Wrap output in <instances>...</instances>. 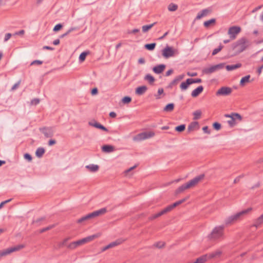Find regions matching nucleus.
Instances as JSON below:
<instances>
[{"mask_svg": "<svg viewBox=\"0 0 263 263\" xmlns=\"http://www.w3.org/2000/svg\"><path fill=\"white\" fill-rule=\"evenodd\" d=\"M190 83L191 84H194V83H200L202 82V80L201 79H192L189 78V79Z\"/></svg>", "mask_w": 263, "mask_h": 263, "instance_id": "38", "label": "nucleus"}, {"mask_svg": "<svg viewBox=\"0 0 263 263\" xmlns=\"http://www.w3.org/2000/svg\"><path fill=\"white\" fill-rule=\"evenodd\" d=\"M222 252L220 250H217L215 251L212 252L207 254L209 259H211L213 258H218L222 254Z\"/></svg>", "mask_w": 263, "mask_h": 263, "instance_id": "11", "label": "nucleus"}, {"mask_svg": "<svg viewBox=\"0 0 263 263\" xmlns=\"http://www.w3.org/2000/svg\"><path fill=\"white\" fill-rule=\"evenodd\" d=\"M44 153L45 149L43 147L37 148L35 152V155L39 158L42 157Z\"/></svg>", "mask_w": 263, "mask_h": 263, "instance_id": "30", "label": "nucleus"}, {"mask_svg": "<svg viewBox=\"0 0 263 263\" xmlns=\"http://www.w3.org/2000/svg\"><path fill=\"white\" fill-rule=\"evenodd\" d=\"M89 124L90 126H92L95 127L96 128L102 129V130H104L105 132H108V130L107 128H106L103 125L101 124L100 123H98V122H97L96 121L89 122Z\"/></svg>", "mask_w": 263, "mask_h": 263, "instance_id": "13", "label": "nucleus"}, {"mask_svg": "<svg viewBox=\"0 0 263 263\" xmlns=\"http://www.w3.org/2000/svg\"><path fill=\"white\" fill-rule=\"evenodd\" d=\"M178 9V6L174 3H171L168 6V10L170 11H175Z\"/></svg>", "mask_w": 263, "mask_h": 263, "instance_id": "35", "label": "nucleus"}, {"mask_svg": "<svg viewBox=\"0 0 263 263\" xmlns=\"http://www.w3.org/2000/svg\"><path fill=\"white\" fill-rule=\"evenodd\" d=\"M189 187L186 184V183L183 184L180 186H179L176 191V193L177 194H179L182 192H183L184 190L188 189Z\"/></svg>", "mask_w": 263, "mask_h": 263, "instance_id": "27", "label": "nucleus"}, {"mask_svg": "<svg viewBox=\"0 0 263 263\" xmlns=\"http://www.w3.org/2000/svg\"><path fill=\"white\" fill-rule=\"evenodd\" d=\"M156 24V22H154L153 24L147 25H144L142 27V32L144 33H145L147 32L149 29H151L155 24Z\"/></svg>", "mask_w": 263, "mask_h": 263, "instance_id": "28", "label": "nucleus"}, {"mask_svg": "<svg viewBox=\"0 0 263 263\" xmlns=\"http://www.w3.org/2000/svg\"><path fill=\"white\" fill-rule=\"evenodd\" d=\"M184 75L182 74L178 76L174 79L175 80V81L177 82H178L181 81V80H182L184 78Z\"/></svg>", "mask_w": 263, "mask_h": 263, "instance_id": "53", "label": "nucleus"}, {"mask_svg": "<svg viewBox=\"0 0 263 263\" xmlns=\"http://www.w3.org/2000/svg\"><path fill=\"white\" fill-rule=\"evenodd\" d=\"M80 245H81V240H79L78 241H74L70 243L69 245L68 246V248L71 249H73Z\"/></svg>", "mask_w": 263, "mask_h": 263, "instance_id": "31", "label": "nucleus"}, {"mask_svg": "<svg viewBox=\"0 0 263 263\" xmlns=\"http://www.w3.org/2000/svg\"><path fill=\"white\" fill-rule=\"evenodd\" d=\"M139 32H140V29H134L132 30H129L127 33L128 34H135V33H138Z\"/></svg>", "mask_w": 263, "mask_h": 263, "instance_id": "58", "label": "nucleus"}, {"mask_svg": "<svg viewBox=\"0 0 263 263\" xmlns=\"http://www.w3.org/2000/svg\"><path fill=\"white\" fill-rule=\"evenodd\" d=\"M11 36H12V35L11 33H6L5 36L4 42H7L10 39V38L11 37Z\"/></svg>", "mask_w": 263, "mask_h": 263, "instance_id": "56", "label": "nucleus"}, {"mask_svg": "<svg viewBox=\"0 0 263 263\" xmlns=\"http://www.w3.org/2000/svg\"><path fill=\"white\" fill-rule=\"evenodd\" d=\"M222 47H223V46L222 45H219L218 48H215V49H214L213 52H212V55H215L217 53H218L219 51H221V50L222 49Z\"/></svg>", "mask_w": 263, "mask_h": 263, "instance_id": "42", "label": "nucleus"}, {"mask_svg": "<svg viewBox=\"0 0 263 263\" xmlns=\"http://www.w3.org/2000/svg\"><path fill=\"white\" fill-rule=\"evenodd\" d=\"M216 20L214 18H212L211 20H209L207 21H205L204 22V26L205 27H208L210 24L212 23H214L215 22Z\"/></svg>", "mask_w": 263, "mask_h": 263, "instance_id": "39", "label": "nucleus"}, {"mask_svg": "<svg viewBox=\"0 0 263 263\" xmlns=\"http://www.w3.org/2000/svg\"><path fill=\"white\" fill-rule=\"evenodd\" d=\"M154 246L158 248H161L164 246V242L162 241L157 242Z\"/></svg>", "mask_w": 263, "mask_h": 263, "instance_id": "48", "label": "nucleus"}, {"mask_svg": "<svg viewBox=\"0 0 263 263\" xmlns=\"http://www.w3.org/2000/svg\"><path fill=\"white\" fill-rule=\"evenodd\" d=\"M147 90V87L146 86H141L137 87L136 89L135 92L137 95L141 96L143 95Z\"/></svg>", "mask_w": 263, "mask_h": 263, "instance_id": "16", "label": "nucleus"}, {"mask_svg": "<svg viewBox=\"0 0 263 263\" xmlns=\"http://www.w3.org/2000/svg\"><path fill=\"white\" fill-rule=\"evenodd\" d=\"M125 241V239L122 238H119L115 240V241L111 242L110 243H109V246L110 248L115 247L117 246H118L120 244H121L122 242H123Z\"/></svg>", "mask_w": 263, "mask_h": 263, "instance_id": "18", "label": "nucleus"}, {"mask_svg": "<svg viewBox=\"0 0 263 263\" xmlns=\"http://www.w3.org/2000/svg\"><path fill=\"white\" fill-rule=\"evenodd\" d=\"M217 70L215 65L212 66L210 67L205 68L203 70V72L205 74H210Z\"/></svg>", "mask_w": 263, "mask_h": 263, "instance_id": "24", "label": "nucleus"}, {"mask_svg": "<svg viewBox=\"0 0 263 263\" xmlns=\"http://www.w3.org/2000/svg\"><path fill=\"white\" fill-rule=\"evenodd\" d=\"M40 99L37 98L33 99L31 101V104L32 105H36L40 103Z\"/></svg>", "mask_w": 263, "mask_h": 263, "instance_id": "51", "label": "nucleus"}, {"mask_svg": "<svg viewBox=\"0 0 263 263\" xmlns=\"http://www.w3.org/2000/svg\"><path fill=\"white\" fill-rule=\"evenodd\" d=\"M156 46V44L155 43H151V44H147L144 45V47L148 50L152 51L153 50Z\"/></svg>", "mask_w": 263, "mask_h": 263, "instance_id": "34", "label": "nucleus"}, {"mask_svg": "<svg viewBox=\"0 0 263 263\" xmlns=\"http://www.w3.org/2000/svg\"><path fill=\"white\" fill-rule=\"evenodd\" d=\"M25 247L24 245H18L16 246L7 248L0 252V258L6 256L10 253L20 250Z\"/></svg>", "mask_w": 263, "mask_h": 263, "instance_id": "5", "label": "nucleus"}, {"mask_svg": "<svg viewBox=\"0 0 263 263\" xmlns=\"http://www.w3.org/2000/svg\"><path fill=\"white\" fill-rule=\"evenodd\" d=\"M20 81H18L17 83H16L15 84H14L13 85V86L11 87V90L13 91V90H15L18 87V86L20 85Z\"/></svg>", "mask_w": 263, "mask_h": 263, "instance_id": "62", "label": "nucleus"}, {"mask_svg": "<svg viewBox=\"0 0 263 263\" xmlns=\"http://www.w3.org/2000/svg\"><path fill=\"white\" fill-rule=\"evenodd\" d=\"M232 88L229 87H222L216 93V96H228L232 92Z\"/></svg>", "mask_w": 263, "mask_h": 263, "instance_id": "10", "label": "nucleus"}, {"mask_svg": "<svg viewBox=\"0 0 263 263\" xmlns=\"http://www.w3.org/2000/svg\"><path fill=\"white\" fill-rule=\"evenodd\" d=\"M163 213L162 212V211H161L160 212H158V213L157 214H155L153 215H152L151 217H150V219L151 220L152 219H156L161 216H162V215H163Z\"/></svg>", "mask_w": 263, "mask_h": 263, "instance_id": "41", "label": "nucleus"}, {"mask_svg": "<svg viewBox=\"0 0 263 263\" xmlns=\"http://www.w3.org/2000/svg\"><path fill=\"white\" fill-rule=\"evenodd\" d=\"M173 209V207L172 206V205L171 204V205H168L167 207H166L164 209H163L162 210V211L163 213V214H166V213L171 211Z\"/></svg>", "mask_w": 263, "mask_h": 263, "instance_id": "46", "label": "nucleus"}, {"mask_svg": "<svg viewBox=\"0 0 263 263\" xmlns=\"http://www.w3.org/2000/svg\"><path fill=\"white\" fill-rule=\"evenodd\" d=\"M224 225L215 227L209 235L208 238L211 240H219L224 238Z\"/></svg>", "mask_w": 263, "mask_h": 263, "instance_id": "1", "label": "nucleus"}, {"mask_svg": "<svg viewBox=\"0 0 263 263\" xmlns=\"http://www.w3.org/2000/svg\"><path fill=\"white\" fill-rule=\"evenodd\" d=\"M194 120L199 119L201 115V111L200 110H197L193 112Z\"/></svg>", "mask_w": 263, "mask_h": 263, "instance_id": "36", "label": "nucleus"}, {"mask_svg": "<svg viewBox=\"0 0 263 263\" xmlns=\"http://www.w3.org/2000/svg\"><path fill=\"white\" fill-rule=\"evenodd\" d=\"M224 64L223 63H220L217 65H215V67H216V69H222L224 67Z\"/></svg>", "mask_w": 263, "mask_h": 263, "instance_id": "63", "label": "nucleus"}, {"mask_svg": "<svg viewBox=\"0 0 263 263\" xmlns=\"http://www.w3.org/2000/svg\"><path fill=\"white\" fill-rule=\"evenodd\" d=\"M131 100H132V99L130 97L126 96V97H124V98H123L122 101L123 103L126 104V103H129V102H130Z\"/></svg>", "mask_w": 263, "mask_h": 263, "instance_id": "47", "label": "nucleus"}, {"mask_svg": "<svg viewBox=\"0 0 263 263\" xmlns=\"http://www.w3.org/2000/svg\"><path fill=\"white\" fill-rule=\"evenodd\" d=\"M205 175L204 174H200L195 177H194L193 179L191 180L189 182L186 183V184L189 187V189L192 187L196 185H197L201 180H202Z\"/></svg>", "mask_w": 263, "mask_h": 263, "instance_id": "9", "label": "nucleus"}, {"mask_svg": "<svg viewBox=\"0 0 263 263\" xmlns=\"http://www.w3.org/2000/svg\"><path fill=\"white\" fill-rule=\"evenodd\" d=\"M62 28V25L61 24H57L53 28V30L54 31H58L60 30Z\"/></svg>", "mask_w": 263, "mask_h": 263, "instance_id": "52", "label": "nucleus"}, {"mask_svg": "<svg viewBox=\"0 0 263 263\" xmlns=\"http://www.w3.org/2000/svg\"><path fill=\"white\" fill-rule=\"evenodd\" d=\"M241 28L239 26H233L230 27L228 31V34L229 35L230 40H235L237 35L241 32Z\"/></svg>", "mask_w": 263, "mask_h": 263, "instance_id": "6", "label": "nucleus"}, {"mask_svg": "<svg viewBox=\"0 0 263 263\" xmlns=\"http://www.w3.org/2000/svg\"><path fill=\"white\" fill-rule=\"evenodd\" d=\"M155 136L153 132H143L137 135L133 138L134 141H140L151 138Z\"/></svg>", "mask_w": 263, "mask_h": 263, "instance_id": "4", "label": "nucleus"}, {"mask_svg": "<svg viewBox=\"0 0 263 263\" xmlns=\"http://www.w3.org/2000/svg\"><path fill=\"white\" fill-rule=\"evenodd\" d=\"M251 45L250 42L246 37H241L233 45V48L236 49L238 53L245 51Z\"/></svg>", "mask_w": 263, "mask_h": 263, "instance_id": "2", "label": "nucleus"}, {"mask_svg": "<svg viewBox=\"0 0 263 263\" xmlns=\"http://www.w3.org/2000/svg\"><path fill=\"white\" fill-rule=\"evenodd\" d=\"M263 223V214L261 215L255 221L253 226L256 228L258 227L261 223Z\"/></svg>", "mask_w": 263, "mask_h": 263, "instance_id": "26", "label": "nucleus"}, {"mask_svg": "<svg viewBox=\"0 0 263 263\" xmlns=\"http://www.w3.org/2000/svg\"><path fill=\"white\" fill-rule=\"evenodd\" d=\"M173 209V207L172 206V205L171 204V205H168L167 207H166L164 209H163L162 210V211L163 213V214H166V213L171 211Z\"/></svg>", "mask_w": 263, "mask_h": 263, "instance_id": "45", "label": "nucleus"}, {"mask_svg": "<svg viewBox=\"0 0 263 263\" xmlns=\"http://www.w3.org/2000/svg\"><path fill=\"white\" fill-rule=\"evenodd\" d=\"M43 63V61H40V60H34L33 61H32L31 63V65H35V64H37V65H41Z\"/></svg>", "mask_w": 263, "mask_h": 263, "instance_id": "55", "label": "nucleus"}, {"mask_svg": "<svg viewBox=\"0 0 263 263\" xmlns=\"http://www.w3.org/2000/svg\"><path fill=\"white\" fill-rule=\"evenodd\" d=\"M241 66V64L237 63L234 65H229L226 66V69L228 71H232L237 68H240Z\"/></svg>", "mask_w": 263, "mask_h": 263, "instance_id": "23", "label": "nucleus"}, {"mask_svg": "<svg viewBox=\"0 0 263 263\" xmlns=\"http://www.w3.org/2000/svg\"><path fill=\"white\" fill-rule=\"evenodd\" d=\"M45 219V218L44 217H41V218H37L36 219V220H33V223H38L39 222H40L41 221H43Z\"/></svg>", "mask_w": 263, "mask_h": 263, "instance_id": "61", "label": "nucleus"}, {"mask_svg": "<svg viewBox=\"0 0 263 263\" xmlns=\"http://www.w3.org/2000/svg\"><path fill=\"white\" fill-rule=\"evenodd\" d=\"M144 80L147 81L150 84H153L155 81V78L150 74L145 75Z\"/></svg>", "mask_w": 263, "mask_h": 263, "instance_id": "29", "label": "nucleus"}, {"mask_svg": "<svg viewBox=\"0 0 263 263\" xmlns=\"http://www.w3.org/2000/svg\"><path fill=\"white\" fill-rule=\"evenodd\" d=\"M40 131L44 135L46 138H51L54 135L53 127H44L40 128Z\"/></svg>", "mask_w": 263, "mask_h": 263, "instance_id": "8", "label": "nucleus"}, {"mask_svg": "<svg viewBox=\"0 0 263 263\" xmlns=\"http://www.w3.org/2000/svg\"><path fill=\"white\" fill-rule=\"evenodd\" d=\"M86 168L91 172H96L99 170V166L97 164H90L85 166Z\"/></svg>", "mask_w": 263, "mask_h": 263, "instance_id": "20", "label": "nucleus"}, {"mask_svg": "<svg viewBox=\"0 0 263 263\" xmlns=\"http://www.w3.org/2000/svg\"><path fill=\"white\" fill-rule=\"evenodd\" d=\"M191 85L189 79H187L185 82H183L181 83L180 87L182 91H184L187 89L189 85Z\"/></svg>", "mask_w": 263, "mask_h": 263, "instance_id": "22", "label": "nucleus"}, {"mask_svg": "<svg viewBox=\"0 0 263 263\" xmlns=\"http://www.w3.org/2000/svg\"><path fill=\"white\" fill-rule=\"evenodd\" d=\"M213 128L216 130H218L221 128V124L218 122H215L213 124Z\"/></svg>", "mask_w": 263, "mask_h": 263, "instance_id": "49", "label": "nucleus"}, {"mask_svg": "<svg viewBox=\"0 0 263 263\" xmlns=\"http://www.w3.org/2000/svg\"><path fill=\"white\" fill-rule=\"evenodd\" d=\"M88 220V218H87V215L82 217V218L79 219L78 220H77V222L78 223H81L83 221H84L85 220Z\"/></svg>", "mask_w": 263, "mask_h": 263, "instance_id": "54", "label": "nucleus"}, {"mask_svg": "<svg viewBox=\"0 0 263 263\" xmlns=\"http://www.w3.org/2000/svg\"><path fill=\"white\" fill-rule=\"evenodd\" d=\"M89 54V51H84L82 52L79 58V60L80 62H83L85 59L87 55Z\"/></svg>", "mask_w": 263, "mask_h": 263, "instance_id": "33", "label": "nucleus"}, {"mask_svg": "<svg viewBox=\"0 0 263 263\" xmlns=\"http://www.w3.org/2000/svg\"><path fill=\"white\" fill-rule=\"evenodd\" d=\"M228 123L229 125L231 127L234 126L236 124L235 118L234 117H232V118H231L230 120L228 121Z\"/></svg>", "mask_w": 263, "mask_h": 263, "instance_id": "43", "label": "nucleus"}, {"mask_svg": "<svg viewBox=\"0 0 263 263\" xmlns=\"http://www.w3.org/2000/svg\"><path fill=\"white\" fill-rule=\"evenodd\" d=\"M97 216L105 214L107 212V209L106 208H102L99 210L96 211Z\"/></svg>", "mask_w": 263, "mask_h": 263, "instance_id": "40", "label": "nucleus"}, {"mask_svg": "<svg viewBox=\"0 0 263 263\" xmlns=\"http://www.w3.org/2000/svg\"><path fill=\"white\" fill-rule=\"evenodd\" d=\"M174 108V103H169L167 104L163 109V111L166 112L172 111Z\"/></svg>", "mask_w": 263, "mask_h": 263, "instance_id": "32", "label": "nucleus"}, {"mask_svg": "<svg viewBox=\"0 0 263 263\" xmlns=\"http://www.w3.org/2000/svg\"><path fill=\"white\" fill-rule=\"evenodd\" d=\"M173 209V207L172 206V205L171 204V205H168L167 207H166L164 209H163L162 210V211L163 213V214H166V213L171 211Z\"/></svg>", "mask_w": 263, "mask_h": 263, "instance_id": "44", "label": "nucleus"}, {"mask_svg": "<svg viewBox=\"0 0 263 263\" xmlns=\"http://www.w3.org/2000/svg\"><path fill=\"white\" fill-rule=\"evenodd\" d=\"M250 75H247L245 77H242L240 81V85L243 86L246 83L249 82V79L250 78Z\"/></svg>", "mask_w": 263, "mask_h": 263, "instance_id": "25", "label": "nucleus"}, {"mask_svg": "<svg viewBox=\"0 0 263 263\" xmlns=\"http://www.w3.org/2000/svg\"><path fill=\"white\" fill-rule=\"evenodd\" d=\"M252 210L251 208H248L247 209L242 210L239 212H238L234 215H232L229 217H227L225 220L224 222L226 225H229L237 221L239 219H240L243 215L248 213Z\"/></svg>", "mask_w": 263, "mask_h": 263, "instance_id": "3", "label": "nucleus"}, {"mask_svg": "<svg viewBox=\"0 0 263 263\" xmlns=\"http://www.w3.org/2000/svg\"><path fill=\"white\" fill-rule=\"evenodd\" d=\"M209 12V10L207 9L202 10L201 11L199 12L197 14L196 19L199 20V19L201 18L202 17L206 16Z\"/></svg>", "mask_w": 263, "mask_h": 263, "instance_id": "21", "label": "nucleus"}, {"mask_svg": "<svg viewBox=\"0 0 263 263\" xmlns=\"http://www.w3.org/2000/svg\"><path fill=\"white\" fill-rule=\"evenodd\" d=\"M165 68V65L162 64L154 67L153 71L156 74H160L164 70Z\"/></svg>", "mask_w": 263, "mask_h": 263, "instance_id": "12", "label": "nucleus"}, {"mask_svg": "<svg viewBox=\"0 0 263 263\" xmlns=\"http://www.w3.org/2000/svg\"><path fill=\"white\" fill-rule=\"evenodd\" d=\"M203 90V87L202 86H198L197 88H196V89H194L192 93H191V96L193 97H197L200 93H201L202 92Z\"/></svg>", "mask_w": 263, "mask_h": 263, "instance_id": "17", "label": "nucleus"}, {"mask_svg": "<svg viewBox=\"0 0 263 263\" xmlns=\"http://www.w3.org/2000/svg\"><path fill=\"white\" fill-rule=\"evenodd\" d=\"M24 158L27 160H28L29 161H30L32 160V157L31 156L28 154V153H26L24 155Z\"/></svg>", "mask_w": 263, "mask_h": 263, "instance_id": "57", "label": "nucleus"}, {"mask_svg": "<svg viewBox=\"0 0 263 263\" xmlns=\"http://www.w3.org/2000/svg\"><path fill=\"white\" fill-rule=\"evenodd\" d=\"M97 237L96 235H92L89 236H87L86 237H85L87 242H89L91 240H92L94 238H95Z\"/></svg>", "mask_w": 263, "mask_h": 263, "instance_id": "50", "label": "nucleus"}, {"mask_svg": "<svg viewBox=\"0 0 263 263\" xmlns=\"http://www.w3.org/2000/svg\"><path fill=\"white\" fill-rule=\"evenodd\" d=\"M52 228H53V226H49V227H46V228H44L43 229H42L40 230V233H43L47 230H50V229H51Z\"/></svg>", "mask_w": 263, "mask_h": 263, "instance_id": "59", "label": "nucleus"}, {"mask_svg": "<svg viewBox=\"0 0 263 263\" xmlns=\"http://www.w3.org/2000/svg\"><path fill=\"white\" fill-rule=\"evenodd\" d=\"M208 260H209V259L207 254H206L198 258L193 263H204Z\"/></svg>", "mask_w": 263, "mask_h": 263, "instance_id": "19", "label": "nucleus"}, {"mask_svg": "<svg viewBox=\"0 0 263 263\" xmlns=\"http://www.w3.org/2000/svg\"><path fill=\"white\" fill-rule=\"evenodd\" d=\"M233 116L236 119H238L239 120H241V116L237 113H234L233 114Z\"/></svg>", "mask_w": 263, "mask_h": 263, "instance_id": "64", "label": "nucleus"}, {"mask_svg": "<svg viewBox=\"0 0 263 263\" xmlns=\"http://www.w3.org/2000/svg\"><path fill=\"white\" fill-rule=\"evenodd\" d=\"M244 177V175H241L237 177L234 180V183H236L239 181L240 179Z\"/></svg>", "mask_w": 263, "mask_h": 263, "instance_id": "60", "label": "nucleus"}, {"mask_svg": "<svg viewBox=\"0 0 263 263\" xmlns=\"http://www.w3.org/2000/svg\"><path fill=\"white\" fill-rule=\"evenodd\" d=\"M185 129V125L181 124L175 127V130L178 132H182Z\"/></svg>", "mask_w": 263, "mask_h": 263, "instance_id": "37", "label": "nucleus"}, {"mask_svg": "<svg viewBox=\"0 0 263 263\" xmlns=\"http://www.w3.org/2000/svg\"><path fill=\"white\" fill-rule=\"evenodd\" d=\"M177 50L174 49L173 47L166 46L162 50V55L166 59L173 57L176 53Z\"/></svg>", "mask_w": 263, "mask_h": 263, "instance_id": "7", "label": "nucleus"}, {"mask_svg": "<svg viewBox=\"0 0 263 263\" xmlns=\"http://www.w3.org/2000/svg\"><path fill=\"white\" fill-rule=\"evenodd\" d=\"M102 151L106 153H110L115 151V147L111 145H104L102 147Z\"/></svg>", "mask_w": 263, "mask_h": 263, "instance_id": "14", "label": "nucleus"}, {"mask_svg": "<svg viewBox=\"0 0 263 263\" xmlns=\"http://www.w3.org/2000/svg\"><path fill=\"white\" fill-rule=\"evenodd\" d=\"M198 127L199 124L197 122H192L187 127V130L189 132H193L194 130L197 129Z\"/></svg>", "mask_w": 263, "mask_h": 263, "instance_id": "15", "label": "nucleus"}]
</instances>
